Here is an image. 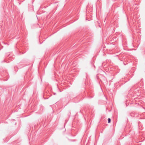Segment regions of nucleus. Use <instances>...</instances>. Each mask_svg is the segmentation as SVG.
I'll use <instances>...</instances> for the list:
<instances>
[{"label": "nucleus", "instance_id": "f257e3e1", "mask_svg": "<svg viewBox=\"0 0 145 145\" xmlns=\"http://www.w3.org/2000/svg\"><path fill=\"white\" fill-rule=\"evenodd\" d=\"M108 123H110V122L111 120L110 118H108Z\"/></svg>", "mask_w": 145, "mask_h": 145}]
</instances>
